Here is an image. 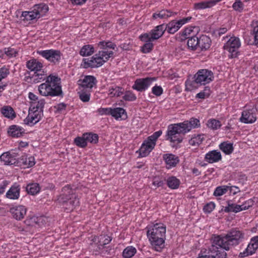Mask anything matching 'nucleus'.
<instances>
[{"label": "nucleus", "mask_w": 258, "mask_h": 258, "mask_svg": "<svg viewBox=\"0 0 258 258\" xmlns=\"http://www.w3.org/2000/svg\"><path fill=\"white\" fill-rule=\"evenodd\" d=\"M102 50L90 58H84L82 66L84 68H98L102 66L110 58L112 57L114 53L112 50L116 48V45L110 41H102L98 44Z\"/></svg>", "instance_id": "f257e3e1"}, {"label": "nucleus", "mask_w": 258, "mask_h": 258, "mask_svg": "<svg viewBox=\"0 0 258 258\" xmlns=\"http://www.w3.org/2000/svg\"><path fill=\"white\" fill-rule=\"evenodd\" d=\"M147 235L151 245L155 250L160 251L164 247L166 226L162 223L150 224L147 227Z\"/></svg>", "instance_id": "f03ea898"}, {"label": "nucleus", "mask_w": 258, "mask_h": 258, "mask_svg": "<svg viewBox=\"0 0 258 258\" xmlns=\"http://www.w3.org/2000/svg\"><path fill=\"white\" fill-rule=\"evenodd\" d=\"M30 107L29 114L24 119L25 124L32 126L37 123L43 116V108L45 104L44 99L40 98L32 92L28 95Z\"/></svg>", "instance_id": "7ed1b4c3"}, {"label": "nucleus", "mask_w": 258, "mask_h": 258, "mask_svg": "<svg viewBox=\"0 0 258 258\" xmlns=\"http://www.w3.org/2000/svg\"><path fill=\"white\" fill-rule=\"evenodd\" d=\"M39 93L42 96H57L62 93L60 79L56 76H48L44 83L39 85Z\"/></svg>", "instance_id": "20e7f679"}, {"label": "nucleus", "mask_w": 258, "mask_h": 258, "mask_svg": "<svg viewBox=\"0 0 258 258\" xmlns=\"http://www.w3.org/2000/svg\"><path fill=\"white\" fill-rule=\"evenodd\" d=\"M214 245L212 250L216 248L215 245H218L223 250H227L230 245L237 244L239 241L244 238V234L240 231L233 230L226 236L222 237L219 235L214 236Z\"/></svg>", "instance_id": "39448f33"}, {"label": "nucleus", "mask_w": 258, "mask_h": 258, "mask_svg": "<svg viewBox=\"0 0 258 258\" xmlns=\"http://www.w3.org/2000/svg\"><path fill=\"white\" fill-rule=\"evenodd\" d=\"M200 126V121L196 118H191L189 120L185 121L183 122L170 124L168 126L166 133V139L167 140H173L175 137L173 136L176 133H182L184 134L189 132L191 129L199 127Z\"/></svg>", "instance_id": "423d86ee"}, {"label": "nucleus", "mask_w": 258, "mask_h": 258, "mask_svg": "<svg viewBox=\"0 0 258 258\" xmlns=\"http://www.w3.org/2000/svg\"><path fill=\"white\" fill-rule=\"evenodd\" d=\"M58 201L68 212L73 210L79 204L77 195L68 185L63 187L62 194L58 198Z\"/></svg>", "instance_id": "0eeeda50"}, {"label": "nucleus", "mask_w": 258, "mask_h": 258, "mask_svg": "<svg viewBox=\"0 0 258 258\" xmlns=\"http://www.w3.org/2000/svg\"><path fill=\"white\" fill-rule=\"evenodd\" d=\"M162 134V131L159 130L148 137L142 143L140 149L137 152L139 156L145 157L147 156L154 148L158 138Z\"/></svg>", "instance_id": "6e6552de"}, {"label": "nucleus", "mask_w": 258, "mask_h": 258, "mask_svg": "<svg viewBox=\"0 0 258 258\" xmlns=\"http://www.w3.org/2000/svg\"><path fill=\"white\" fill-rule=\"evenodd\" d=\"M48 11V6L44 4L35 5L31 11H25L22 14L23 20L30 21L43 16Z\"/></svg>", "instance_id": "1a4fd4ad"}, {"label": "nucleus", "mask_w": 258, "mask_h": 258, "mask_svg": "<svg viewBox=\"0 0 258 258\" xmlns=\"http://www.w3.org/2000/svg\"><path fill=\"white\" fill-rule=\"evenodd\" d=\"M166 27L164 25H160L156 26L149 33H144L140 36V38L142 41H153L160 38L163 34Z\"/></svg>", "instance_id": "9d476101"}, {"label": "nucleus", "mask_w": 258, "mask_h": 258, "mask_svg": "<svg viewBox=\"0 0 258 258\" xmlns=\"http://www.w3.org/2000/svg\"><path fill=\"white\" fill-rule=\"evenodd\" d=\"M241 46L240 40L236 37H231L226 42L224 46L225 50L229 53V57H236L238 53V49Z\"/></svg>", "instance_id": "9b49d317"}, {"label": "nucleus", "mask_w": 258, "mask_h": 258, "mask_svg": "<svg viewBox=\"0 0 258 258\" xmlns=\"http://www.w3.org/2000/svg\"><path fill=\"white\" fill-rule=\"evenodd\" d=\"M214 245V237L212 238V245L209 248V252L208 254L202 250L199 253L197 258H225L226 253L218 245H215L216 248L212 250V248Z\"/></svg>", "instance_id": "f8f14e48"}, {"label": "nucleus", "mask_w": 258, "mask_h": 258, "mask_svg": "<svg viewBox=\"0 0 258 258\" xmlns=\"http://www.w3.org/2000/svg\"><path fill=\"white\" fill-rule=\"evenodd\" d=\"M214 78L213 72L207 69L199 70L194 76L196 82L204 85L210 83L213 80Z\"/></svg>", "instance_id": "ddd939ff"}, {"label": "nucleus", "mask_w": 258, "mask_h": 258, "mask_svg": "<svg viewBox=\"0 0 258 258\" xmlns=\"http://www.w3.org/2000/svg\"><path fill=\"white\" fill-rule=\"evenodd\" d=\"M37 53L48 61L54 63L59 62L61 57V53L59 50L53 49L39 50Z\"/></svg>", "instance_id": "4468645a"}, {"label": "nucleus", "mask_w": 258, "mask_h": 258, "mask_svg": "<svg viewBox=\"0 0 258 258\" xmlns=\"http://www.w3.org/2000/svg\"><path fill=\"white\" fill-rule=\"evenodd\" d=\"M256 120V115L254 108L252 107L245 106L241 112L239 121L242 123L251 124L254 123Z\"/></svg>", "instance_id": "2eb2a0df"}, {"label": "nucleus", "mask_w": 258, "mask_h": 258, "mask_svg": "<svg viewBox=\"0 0 258 258\" xmlns=\"http://www.w3.org/2000/svg\"><path fill=\"white\" fill-rule=\"evenodd\" d=\"M27 68L31 71L35 72L36 76H38L40 79L44 78V72L42 71L43 64L35 59H32L27 61Z\"/></svg>", "instance_id": "dca6fc26"}, {"label": "nucleus", "mask_w": 258, "mask_h": 258, "mask_svg": "<svg viewBox=\"0 0 258 258\" xmlns=\"http://www.w3.org/2000/svg\"><path fill=\"white\" fill-rule=\"evenodd\" d=\"M156 80L155 78L149 77L137 79L135 82L133 88L138 91L142 92L148 89Z\"/></svg>", "instance_id": "f3484780"}, {"label": "nucleus", "mask_w": 258, "mask_h": 258, "mask_svg": "<svg viewBox=\"0 0 258 258\" xmlns=\"http://www.w3.org/2000/svg\"><path fill=\"white\" fill-rule=\"evenodd\" d=\"M90 244L93 246V243L96 245V251L102 250L105 245L108 244L111 240L110 236L108 235H101L99 237L96 236H91Z\"/></svg>", "instance_id": "a211bd4d"}, {"label": "nucleus", "mask_w": 258, "mask_h": 258, "mask_svg": "<svg viewBox=\"0 0 258 258\" xmlns=\"http://www.w3.org/2000/svg\"><path fill=\"white\" fill-rule=\"evenodd\" d=\"M18 155L14 152L8 151L4 153L0 156L1 162L6 165H15L17 166Z\"/></svg>", "instance_id": "6ab92c4d"}, {"label": "nucleus", "mask_w": 258, "mask_h": 258, "mask_svg": "<svg viewBox=\"0 0 258 258\" xmlns=\"http://www.w3.org/2000/svg\"><path fill=\"white\" fill-rule=\"evenodd\" d=\"M258 248V236L251 238L250 241L246 248L239 253L240 257H246L253 254Z\"/></svg>", "instance_id": "aec40b11"}, {"label": "nucleus", "mask_w": 258, "mask_h": 258, "mask_svg": "<svg viewBox=\"0 0 258 258\" xmlns=\"http://www.w3.org/2000/svg\"><path fill=\"white\" fill-rule=\"evenodd\" d=\"M191 17H188L183 18L179 20H174L167 25V30L170 33L173 34L178 30V29L184 24L188 23Z\"/></svg>", "instance_id": "412c9836"}, {"label": "nucleus", "mask_w": 258, "mask_h": 258, "mask_svg": "<svg viewBox=\"0 0 258 258\" xmlns=\"http://www.w3.org/2000/svg\"><path fill=\"white\" fill-rule=\"evenodd\" d=\"M27 209L23 205L13 206L10 209V212L13 217L17 220H22L26 214Z\"/></svg>", "instance_id": "4be33fe9"}, {"label": "nucleus", "mask_w": 258, "mask_h": 258, "mask_svg": "<svg viewBox=\"0 0 258 258\" xmlns=\"http://www.w3.org/2000/svg\"><path fill=\"white\" fill-rule=\"evenodd\" d=\"M96 79L92 76H86L78 81L80 89L91 90L96 84Z\"/></svg>", "instance_id": "5701e85b"}, {"label": "nucleus", "mask_w": 258, "mask_h": 258, "mask_svg": "<svg viewBox=\"0 0 258 258\" xmlns=\"http://www.w3.org/2000/svg\"><path fill=\"white\" fill-rule=\"evenodd\" d=\"M204 159L210 164L218 162L222 159L221 153L217 150L210 151L205 154Z\"/></svg>", "instance_id": "b1692460"}, {"label": "nucleus", "mask_w": 258, "mask_h": 258, "mask_svg": "<svg viewBox=\"0 0 258 258\" xmlns=\"http://www.w3.org/2000/svg\"><path fill=\"white\" fill-rule=\"evenodd\" d=\"M35 164L34 157L33 156H22L18 160L17 166L24 168H29Z\"/></svg>", "instance_id": "393cba45"}, {"label": "nucleus", "mask_w": 258, "mask_h": 258, "mask_svg": "<svg viewBox=\"0 0 258 258\" xmlns=\"http://www.w3.org/2000/svg\"><path fill=\"white\" fill-rule=\"evenodd\" d=\"M110 115L117 120H125L127 117L126 112L121 107H111Z\"/></svg>", "instance_id": "a878e982"}, {"label": "nucleus", "mask_w": 258, "mask_h": 258, "mask_svg": "<svg viewBox=\"0 0 258 258\" xmlns=\"http://www.w3.org/2000/svg\"><path fill=\"white\" fill-rule=\"evenodd\" d=\"M163 158L168 169L176 166L179 162L178 157L172 154H166L164 155Z\"/></svg>", "instance_id": "bb28decb"}, {"label": "nucleus", "mask_w": 258, "mask_h": 258, "mask_svg": "<svg viewBox=\"0 0 258 258\" xmlns=\"http://www.w3.org/2000/svg\"><path fill=\"white\" fill-rule=\"evenodd\" d=\"M8 132L12 137L19 138L25 134V130L19 125H13L9 127Z\"/></svg>", "instance_id": "cd10ccee"}, {"label": "nucleus", "mask_w": 258, "mask_h": 258, "mask_svg": "<svg viewBox=\"0 0 258 258\" xmlns=\"http://www.w3.org/2000/svg\"><path fill=\"white\" fill-rule=\"evenodd\" d=\"M20 188L19 185L14 184L6 194L7 198L12 200L18 199L20 197Z\"/></svg>", "instance_id": "c85d7f7f"}, {"label": "nucleus", "mask_w": 258, "mask_h": 258, "mask_svg": "<svg viewBox=\"0 0 258 258\" xmlns=\"http://www.w3.org/2000/svg\"><path fill=\"white\" fill-rule=\"evenodd\" d=\"M124 89L115 85H111L108 89V95L111 97H118L123 94Z\"/></svg>", "instance_id": "c756f323"}, {"label": "nucleus", "mask_w": 258, "mask_h": 258, "mask_svg": "<svg viewBox=\"0 0 258 258\" xmlns=\"http://www.w3.org/2000/svg\"><path fill=\"white\" fill-rule=\"evenodd\" d=\"M211 44V40L209 37L203 35L199 38V47L202 50L209 49Z\"/></svg>", "instance_id": "7c9ffc66"}, {"label": "nucleus", "mask_w": 258, "mask_h": 258, "mask_svg": "<svg viewBox=\"0 0 258 258\" xmlns=\"http://www.w3.org/2000/svg\"><path fill=\"white\" fill-rule=\"evenodd\" d=\"M217 2V1L210 0L196 3L194 4V8L199 10L210 8L215 6Z\"/></svg>", "instance_id": "2f4dec72"}, {"label": "nucleus", "mask_w": 258, "mask_h": 258, "mask_svg": "<svg viewBox=\"0 0 258 258\" xmlns=\"http://www.w3.org/2000/svg\"><path fill=\"white\" fill-rule=\"evenodd\" d=\"M46 218L44 216L40 217H32L30 219L26 221V223L31 226H34L35 224H37L39 226H42L45 223Z\"/></svg>", "instance_id": "473e14b6"}, {"label": "nucleus", "mask_w": 258, "mask_h": 258, "mask_svg": "<svg viewBox=\"0 0 258 258\" xmlns=\"http://www.w3.org/2000/svg\"><path fill=\"white\" fill-rule=\"evenodd\" d=\"M205 139L204 134L194 135L192 136L188 142L190 145L199 146L202 143Z\"/></svg>", "instance_id": "72a5a7b5"}, {"label": "nucleus", "mask_w": 258, "mask_h": 258, "mask_svg": "<svg viewBox=\"0 0 258 258\" xmlns=\"http://www.w3.org/2000/svg\"><path fill=\"white\" fill-rule=\"evenodd\" d=\"M1 112L5 117L8 118L13 119L16 117L14 109L10 106H4L2 108Z\"/></svg>", "instance_id": "f704fd0d"}, {"label": "nucleus", "mask_w": 258, "mask_h": 258, "mask_svg": "<svg viewBox=\"0 0 258 258\" xmlns=\"http://www.w3.org/2000/svg\"><path fill=\"white\" fill-rule=\"evenodd\" d=\"M219 147L220 150L227 155L230 154L233 151V144L228 142L221 143Z\"/></svg>", "instance_id": "c9c22d12"}, {"label": "nucleus", "mask_w": 258, "mask_h": 258, "mask_svg": "<svg viewBox=\"0 0 258 258\" xmlns=\"http://www.w3.org/2000/svg\"><path fill=\"white\" fill-rule=\"evenodd\" d=\"M95 51L94 48L92 45H85L83 46L80 51V54L83 56L91 55Z\"/></svg>", "instance_id": "e433bc0d"}, {"label": "nucleus", "mask_w": 258, "mask_h": 258, "mask_svg": "<svg viewBox=\"0 0 258 258\" xmlns=\"http://www.w3.org/2000/svg\"><path fill=\"white\" fill-rule=\"evenodd\" d=\"M172 13L167 10H162L161 11L157 12L153 14V18L155 19H166L171 17Z\"/></svg>", "instance_id": "4c0bfd02"}, {"label": "nucleus", "mask_w": 258, "mask_h": 258, "mask_svg": "<svg viewBox=\"0 0 258 258\" xmlns=\"http://www.w3.org/2000/svg\"><path fill=\"white\" fill-rule=\"evenodd\" d=\"M224 211L227 213L230 212L238 213L241 211V208L240 205L231 203L230 201H228L227 206L225 208Z\"/></svg>", "instance_id": "58836bf2"}, {"label": "nucleus", "mask_w": 258, "mask_h": 258, "mask_svg": "<svg viewBox=\"0 0 258 258\" xmlns=\"http://www.w3.org/2000/svg\"><path fill=\"white\" fill-rule=\"evenodd\" d=\"M168 186L171 189L177 188L180 184V180L175 176H171L167 180Z\"/></svg>", "instance_id": "ea45409f"}, {"label": "nucleus", "mask_w": 258, "mask_h": 258, "mask_svg": "<svg viewBox=\"0 0 258 258\" xmlns=\"http://www.w3.org/2000/svg\"><path fill=\"white\" fill-rule=\"evenodd\" d=\"M137 252V249L133 246H127L122 252V256L124 258L132 257Z\"/></svg>", "instance_id": "a19ab883"}, {"label": "nucleus", "mask_w": 258, "mask_h": 258, "mask_svg": "<svg viewBox=\"0 0 258 258\" xmlns=\"http://www.w3.org/2000/svg\"><path fill=\"white\" fill-rule=\"evenodd\" d=\"M26 190L29 194L35 195L39 192L40 187L38 183H31L27 185Z\"/></svg>", "instance_id": "79ce46f5"}, {"label": "nucleus", "mask_w": 258, "mask_h": 258, "mask_svg": "<svg viewBox=\"0 0 258 258\" xmlns=\"http://www.w3.org/2000/svg\"><path fill=\"white\" fill-rule=\"evenodd\" d=\"M252 34L254 37V43L258 46V21H253L251 23Z\"/></svg>", "instance_id": "37998d69"}, {"label": "nucleus", "mask_w": 258, "mask_h": 258, "mask_svg": "<svg viewBox=\"0 0 258 258\" xmlns=\"http://www.w3.org/2000/svg\"><path fill=\"white\" fill-rule=\"evenodd\" d=\"M207 125L209 128L213 130H216L221 126L222 124L218 120L212 118L208 120Z\"/></svg>", "instance_id": "c03bdc74"}, {"label": "nucleus", "mask_w": 258, "mask_h": 258, "mask_svg": "<svg viewBox=\"0 0 258 258\" xmlns=\"http://www.w3.org/2000/svg\"><path fill=\"white\" fill-rule=\"evenodd\" d=\"M75 145L80 148H85L87 146V143L84 134L81 137H77L74 139Z\"/></svg>", "instance_id": "a18cd8bd"}, {"label": "nucleus", "mask_w": 258, "mask_h": 258, "mask_svg": "<svg viewBox=\"0 0 258 258\" xmlns=\"http://www.w3.org/2000/svg\"><path fill=\"white\" fill-rule=\"evenodd\" d=\"M229 190V186L222 185L219 186L216 188L213 195L215 197H220L225 194Z\"/></svg>", "instance_id": "49530a36"}, {"label": "nucleus", "mask_w": 258, "mask_h": 258, "mask_svg": "<svg viewBox=\"0 0 258 258\" xmlns=\"http://www.w3.org/2000/svg\"><path fill=\"white\" fill-rule=\"evenodd\" d=\"M87 143L96 144L98 141V136L96 134L92 133H85Z\"/></svg>", "instance_id": "de8ad7c7"}, {"label": "nucleus", "mask_w": 258, "mask_h": 258, "mask_svg": "<svg viewBox=\"0 0 258 258\" xmlns=\"http://www.w3.org/2000/svg\"><path fill=\"white\" fill-rule=\"evenodd\" d=\"M187 45L190 49H196L197 46H199V38L195 36H191L188 39Z\"/></svg>", "instance_id": "09e8293b"}, {"label": "nucleus", "mask_w": 258, "mask_h": 258, "mask_svg": "<svg viewBox=\"0 0 258 258\" xmlns=\"http://www.w3.org/2000/svg\"><path fill=\"white\" fill-rule=\"evenodd\" d=\"M198 84H199L195 80H187L185 83V90L186 91H191L198 88Z\"/></svg>", "instance_id": "8fccbe9b"}, {"label": "nucleus", "mask_w": 258, "mask_h": 258, "mask_svg": "<svg viewBox=\"0 0 258 258\" xmlns=\"http://www.w3.org/2000/svg\"><path fill=\"white\" fill-rule=\"evenodd\" d=\"M199 31V28L197 27L190 26L186 28L184 31V34L187 36L191 35L192 36L195 35Z\"/></svg>", "instance_id": "3c124183"}, {"label": "nucleus", "mask_w": 258, "mask_h": 258, "mask_svg": "<svg viewBox=\"0 0 258 258\" xmlns=\"http://www.w3.org/2000/svg\"><path fill=\"white\" fill-rule=\"evenodd\" d=\"M254 202L252 199H250L245 201L242 205H240L241 211L248 209L253 205Z\"/></svg>", "instance_id": "603ef678"}, {"label": "nucleus", "mask_w": 258, "mask_h": 258, "mask_svg": "<svg viewBox=\"0 0 258 258\" xmlns=\"http://www.w3.org/2000/svg\"><path fill=\"white\" fill-rule=\"evenodd\" d=\"M215 208V204L211 202L207 204L203 208L204 212L206 213H210Z\"/></svg>", "instance_id": "864d4df0"}, {"label": "nucleus", "mask_w": 258, "mask_h": 258, "mask_svg": "<svg viewBox=\"0 0 258 258\" xmlns=\"http://www.w3.org/2000/svg\"><path fill=\"white\" fill-rule=\"evenodd\" d=\"M123 98L124 100L128 101H135L137 98L135 94L131 91L126 92Z\"/></svg>", "instance_id": "5fc2aeb1"}, {"label": "nucleus", "mask_w": 258, "mask_h": 258, "mask_svg": "<svg viewBox=\"0 0 258 258\" xmlns=\"http://www.w3.org/2000/svg\"><path fill=\"white\" fill-rule=\"evenodd\" d=\"M210 95V89L208 87L205 88L203 91L198 93L196 97L201 99H205L208 97Z\"/></svg>", "instance_id": "6e6d98bb"}, {"label": "nucleus", "mask_w": 258, "mask_h": 258, "mask_svg": "<svg viewBox=\"0 0 258 258\" xmlns=\"http://www.w3.org/2000/svg\"><path fill=\"white\" fill-rule=\"evenodd\" d=\"M82 89V92H79L80 98L83 102H88L90 98V94L89 92H83L84 89Z\"/></svg>", "instance_id": "4d7b16f0"}, {"label": "nucleus", "mask_w": 258, "mask_h": 258, "mask_svg": "<svg viewBox=\"0 0 258 258\" xmlns=\"http://www.w3.org/2000/svg\"><path fill=\"white\" fill-rule=\"evenodd\" d=\"M162 88L160 86L156 85L152 88V92L157 96H160L163 93Z\"/></svg>", "instance_id": "13d9d810"}, {"label": "nucleus", "mask_w": 258, "mask_h": 258, "mask_svg": "<svg viewBox=\"0 0 258 258\" xmlns=\"http://www.w3.org/2000/svg\"><path fill=\"white\" fill-rule=\"evenodd\" d=\"M146 43L142 47V51L144 53H148L150 52L153 48V44L152 41H145Z\"/></svg>", "instance_id": "bf43d9fd"}, {"label": "nucleus", "mask_w": 258, "mask_h": 258, "mask_svg": "<svg viewBox=\"0 0 258 258\" xmlns=\"http://www.w3.org/2000/svg\"><path fill=\"white\" fill-rule=\"evenodd\" d=\"M110 111L111 107L100 108L97 110V112L98 113L99 115H110Z\"/></svg>", "instance_id": "052dcab7"}, {"label": "nucleus", "mask_w": 258, "mask_h": 258, "mask_svg": "<svg viewBox=\"0 0 258 258\" xmlns=\"http://www.w3.org/2000/svg\"><path fill=\"white\" fill-rule=\"evenodd\" d=\"M182 133H176V134H174L173 136L175 137V139H173V140H169L171 143H173L174 144H178L182 142L183 140V137L181 135Z\"/></svg>", "instance_id": "680f3d73"}, {"label": "nucleus", "mask_w": 258, "mask_h": 258, "mask_svg": "<svg viewBox=\"0 0 258 258\" xmlns=\"http://www.w3.org/2000/svg\"><path fill=\"white\" fill-rule=\"evenodd\" d=\"M5 53L10 57L15 56L17 54V51L13 48H7L5 49Z\"/></svg>", "instance_id": "e2e57ef3"}, {"label": "nucleus", "mask_w": 258, "mask_h": 258, "mask_svg": "<svg viewBox=\"0 0 258 258\" xmlns=\"http://www.w3.org/2000/svg\"><path fill=\"white\" fill-rule=\"evenodd\" d=\"M152 184L155 187H158L162 186L163 184V182L159 177H155L153 179Z\"/></svg>", "instance_id": "0e129e2a"}, {"label": "nucleus", "mask_w": 258, "mask_h": 258, "mask_svg": "<svg viewBox=\"0 0 258 258\" xmlns=\"http://www.w3.org/2000/svg\"><path fill=\"white\" fill-rule=\"evenodd\" d=\"M231 194H233V195H235L237 193H238V192H239V188L237 187V186H229V190Z\"/></svg>", "instance_id": "69168bd1"}, {"label": "nucleus", "mask_w": 258, "mask_h": 258, "mask_svg": "<svg viewBox=\"0 0 258 258\" xmlns=\"http://www.w3.org/2000/svg\"><path fill=\"white\" fill-rule=\"evenodd\" d=\"M73 5H82L85 4L87 0H70Z\"/></svg>", "instance_id": "338daca9"}, {"label": "nucleus", "mask_w": 258, "mask_h": 258, "mask_svg": "<svg viewBox=\"0 0 258 258\" xmlns=\"http://www.w3.org/2000/svg\"><path fill=\"white\" fill-rule=\"evenodd\" d=\"M7 186V184L6 182H3L0 185V194H3L5 191L6 188Z\"/></svg>", "instance_id": "774afa93"}]
</instances>
